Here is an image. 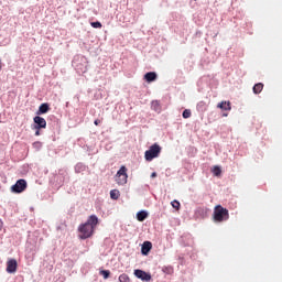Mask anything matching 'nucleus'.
Wrapping results in <instances>:
<instances>
[{"instance_id":"6e6552de","label":"nucleus","mask_w":282,"mask_h":282,"mask_svg":"<svg viewBox=\"0 0 282 282\" xmlns=\"http://www.w3.org/2000/svg\"><path fill=\"white\" fill-rule=\"evenodd\" d=\"M19 267V264L17 263L15 259H10L7 262V272L9 274H14V272H17V268Z\"/></svg>"},{"instance_id":"ddd939ff","label":"nucleus","mask_w":282,"mask_h":282,"mask_svg":"<svg viewBox=\"0 0 282 282\" xmlns=\"http://www.w3.org/2000/svg\"><path fill=\"white\" fill-rule=\"evenodd\" d=\"M147 217H149V213H147L144 210L137 213L138 221H144V219H147Z\"/></svg>"},{"instance_id":"aec40b11","label":"nucleus","mask_w":282,"mask_h":282,"mask_svg":"<svg viewBox=\"0 0 282 282\" xmlns=\"http://www.w3.org/2000/svg\"><path fill=\"white\" fill-rule=\"evenodd\" d=\"M171 206L172 208H175V210H180L181 204L178 203V200H172Z\"/></svg>"},{"instance_id":"bb28decb","label":"nucleus","mask_w":282,"mask_h":282,"mask_svg":"<svg viewBox=\"0 0 282 282\" xmlns=\"http://www.w3.org/2000/svg\"><path fill=\"white\" fill-rule=\"evenodd\" d=\"M199 105H204V101L199 102V104H198V107H199Z\"/></svg>"},{"instance_id":"b1692460","label":"nucleus","mask_w":282,"mask_h":282,"mask_svg":"<svg viewBox=\"0 0 282 282\" xmlns=\"http://www.w3.org/2000/svg\"><path fill=\"white\" fill-rule=\"evenodd\" d=\"M35 135H41V129H35Z\"/></svg>"},{"instance_id":"1a4fd4ad","label":"nucleus","mask_w":282,"mask_h":282,"mask_svg":"<svg viewBox=\"0 0 282 282\" xmlns=\"http://www.w3.org/2000/svg\"><path fill=\"white\" fill-rule=\"evenodd\" d=\"M151 248H153V245L151 243V241L143 242L141 247L142 254L144 256L149 254V252H151Z\"/></svg>"},{"instance_id":"f257e3e1","label":"nucleus","mask_w":282,"mask_h":282,"mask_svg":"<svg viewBox=\"0 0 282 282\" xmlns=\"http://www.w3.org/2000/svg\"><path fill=\"white\" fill-rule=\"evenodd\" d=\"M98 224V216L90 215L85 224L79 225L78 232L79 239H89L96 230V225Z\"/></svg>"},{"instance_id":"9b49d317","label":"nucleus","mask_w":282,"mask_h":282,"mask_svg":"<svg viewBox=\"0 0 282 282\" xmlns=\"http://www.w3.org/2000/svg\"><path fill=\"white\" fill-rule=\"evenodd\" d=\"M144 79L147 83H153V80H158V74L155 72H150L144 75Z\"/></svg>"},{"instance_id":"393cba45","label":"nucleus","mask_w":282,"mask_h":282,"mask_svg":"<svg viewBox=\"0 0 282 282\" xmlns=\"http://www.w3.org/2000/svg\"><path fill=\"white\" fill-rule=\"evenodd\" d=\"M151 177H158V173L153 172V173L151 174Z\"/></svg>"},{"instance_id":"4468645a","label":"nucleus","mask_w":282,"mask_h":282,"mask_svg":"<svg viewBox=\"0 0 282 282\" xmlns=\"http://www.w3.org/2000/svg\"><path fill=\"white\" fill-rule=\"evenodd\" d=\"M263 91V83H258L253 86V94H261Z\"/></svg>"},{"instance_id":"5701e85b","label":"nucleus","mask_w":282,"mask_h":282,"mask_svg":"<svg viewBox=\"0 0 282 282\" xmlns=\"http://www.w3.org/2000/svg\"><path fill=\"white\" fill-rule=\"evenodd\" d=\"M102 121L100 120V119H96L95 121H94V124H96V127H98V124H100Z\"/></svg>"},{"instance_id":"39448f33","label":"nucleus","mask_w":282,"mask_h":282,"mask_svg":"<svg viewBox=\"0 0 282 282\" xmlns=\"http://www.w3.org/2000/svg\"><path fill=\"white\" fill-rule=\"evenodd\" d=\"M28 188V182L23 178L17 181V183L11 187L12 193H23Z\"/></svg>"},{"instance_id":"f3484780","label":"nucleus","mask_w":282,"mask_h":282,"mask_svg":"<svg viewBox=\"0 0 282 282\" xmlns=\"http://www.w3.org/2000/svg\"><path fill=\"white\" fill-rule=\"evenodd\" d=\"M151 107L154 111H160V101L158 100L152 101Z\"/></svg>"},{"instance_id":"a211bd4d","label":"nucleus","mask_w":282,"mask_h":282,"mask_svg":"<svg viewBox=\"0 0 282 282\" xmlns=\"http://www.w3.org/2000/svg\"><path fill=\"white\" fill-rule=\"evenodd\" d=\"M213 173L216 177H219V175H221V169L219 166H214Z\"/></svg>"},{"instance_id":"f03ea898","label":"nucleus","mask_w":282,"mask_h":282,"mask_svg":"<svg viewBox=\"0 0 282 282\" xmlns=\"http://www.w3.org/2000/svg\"><path fill=\"white\" fill-rule=\"evenodd\" d=\"M230 215L228 214V209L224 208L221 205H217L214 209V221L221 223L228 221Z\"/></svg>"},{"instance_id":"9d476101","label":"nucleus","mask_w":282,"mask_h":282,"mask_svg":"<svg viewBox=\"0 0 282 282\" xmlns=\"http://www.w3.org/2000/svg\"><path fill=\"white\" fill-rule=\"evenodd\" d=\"M217 108L221 109L223 111H230L232 109L230 101H221L217 105Z\"/></svg>"},{"instance_id":"0eeeda50","label":"nucleus","mask_w":282,"mask_h":282,"mask_svg":"<svg viewBox=\"0 0 282 282\" xmlns=\"http://www.w3.org/2000/svg\"><path fill=\"white\" fill-rule=\"evenodd\" d=\"M134 276H137V279H140L141 281H151V275L147 273V271H142L140 269L134 270Z\"/></svg>"},{"instance_id":"2eb2a0df","label":"nucleus","mask_w":282,"mask_h":282,"mask_svg":"<svg viewBox=\"0 0 282 282\" xmlns=\"http://www.w3.org/2000/svg\"><path fill=\"white\" fill-rule=\"evenodd\" d=\"M110 197H111V199H119L120 198V191H118V189L110 191Z\"/></svg>"},{"instance_id":"20e7f679","label":"nucleus","mask_w":282,"mask_h":282,"mask_svg":"<svg viewBox=\"0 0 282 282\" xmlns=\"http://www.w3.org/2000/svg\"><path fill=\"white\" fill-rule=\"evenodd\" d=\"M129 175H127V166L122 165L120 170L117 172L115 180L119 186H124L127 184V180Z\"/></svg>"},{"instance_id":"412c9836","label":"nucleus","mask_w":282,"mask_h":282,"mask_svg":"<svg viewBox=\"0 0 282 282\" xmlns=\"http://www.w3.org/2000/svg\"><path fill=\"white\" fill-rule=\"evenodd\" d=\"M90 25H91V28H95V29H100V28H102V23H100L99 21H97V22H91Z\"/></svg>"},{"instance_id":"7ed1b4c3","label":"nucleus","mask_w":282,"mask_h":282,"mask_svg":"<svg viewBox=\"0 0 282 282\" xmlns=\"http://www.w3.org/2000/svg\"><path fill=\"white\" fill-rule=\"evenodd\" d=\"M162 153V147L160 144L154 143L150 147L148 151L144 153V159L147 162H153L155 158H160V154Z\"/></svg>"},{"instance_id":"f8f14e48","label":"nucleus","mask_w":282,"mask_h":282,"mask_svg":"<svg viewBox=\"0 0 282 282\" xmlns=\"http://www.w3.org/2000/svg\"><path fill=\"white\" fill-rule=\"evenodd\" d=\"M47 111H50V105L48 104H42L39 107L37 115L41 116V113H47Z\"/></svg>"},{"instance_id":"423d86ee","label":"nucleus","mask_w":282,"mask_h":282,"mask_svg":"<svg viewBox=\"0 0 282 282\" xmlns=\"http://www.w3.org/2000/svg\"><path fill=\"white\" fill-rule=\"evenodd\" d=\"M33 121L35 123L33 129H45L47 127V121H45V118H43L41 116L34 117Z\"/></svg>"},{"instance_id":"6ab92c4d","label":"nucleus","mask_w":282,"mask_h":282,"mask_svg":"<svg viewBox=\"0 0 282 282\" xmlns=\"http://www.w3.org/2000/svg\"><path fill=\"white\" fill-rule=\"evenodd\" d=\"M100 274L104 276V279H109L111 272L109 270H101Z\"/></svg>"},{"instance_id":"dca6fc26","label":"nucleus","mask_w":282,"mask_h":282,"mask_svg":"<svg viewBox=\"0 0 282 282\" xmlns=\"http://www.w3.org/2000/svg\"><path fill=\"white\" fill-rule=\"evenodd\" d=\"M129 281H131V279L127 273L119 275V282H129Z\"/></svg>"},{"instance_id":"a878e982","label":"nucleus","mask_w":282,"mask_h":282,"mask_svg":"<svg viewBox=\"0 0 282 282\" xmlns=\"http://www.w3.org/2000/svg\"><path fill=\"white\" fill-rule=\"evenodd\" d=\"M3 228V223L0 221V230Z\"/></svg>"},{"instance_id":"4be33fe9","label":"nucleus","mask_w":282,"mask_h":282,"mask_svg":"<svg viewBox=\"0 0 282 282\" xmlns=\"http://www.w3.org/2000/svg\"><path fill=\"white\" fill-rule=\"evenodd\" d=\"M183 118H185V119L191 118V110L185 109V110L183 111Z\"/></svg>"}]
</instances>
